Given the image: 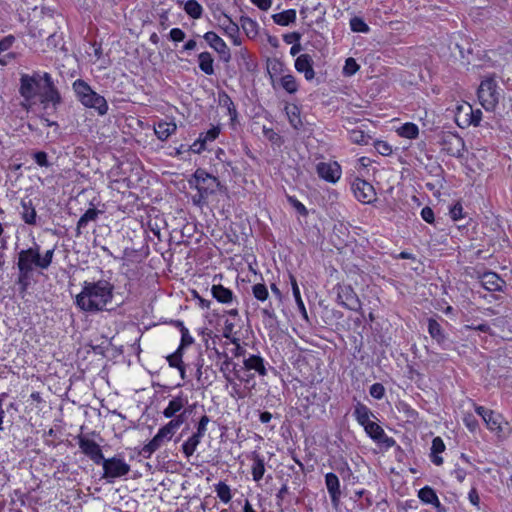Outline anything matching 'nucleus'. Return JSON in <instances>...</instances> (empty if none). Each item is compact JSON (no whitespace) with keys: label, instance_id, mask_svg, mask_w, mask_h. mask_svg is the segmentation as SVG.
<instances>
[{"label":"nucleus","instance_id":"f257e3e1","mask_svg":"<svg viewBox=\"0 0 512 512\" xmlns=\"http://www.w3.org/2000/svg\"><path fill=\"white\" fill-rule=\"evenodd\" d=\"M19 94L28 104H32L38 99L44 109L52 106L56 110L62 103V96L48 72L34 71L32 74H22Z\"/></svg>","mask_w":512,"mask_h":512},{"label":"nucleus","instance_id":"f03ea898","mask_svg":"<svg viewBox=\"0 0 512 512\" xmlns=\"http://www.w3.org/2000/svg\"><path fill=\"white\" fill-rule=\"evenodd\" d=\"M54 255V249L47 250L43 256L40 254V246L35 244L33 247L23 249L18 253V279L17 283L25 291L30 284L34 269L46 270L51 265Z\"/></svg>","mask_w":512,"mask_h":512},{"label":"nucleus","instance_id":"7ed1b4c3","mask_svg":"<svg viewBox=\"0 0 512 512\" xmlns=\"http://www.w3.org/2000/svg\"><path fill=\"white\" fill-rule=\"evenodd\" d=\"M113 285L106 280L84 282L82 291L76 296L77 306L86 312L102 311L111 302Z\"/></svg>","mask_w":512,"mask_h":512},{"label":"nucleus","instance_id":"20e7f679","mask_svg":"<svg viewBox=\"0 0 512 512\" xmlns=\"http://www.w3.org/2000/svg\"><path fill=\"white\" fill-rule=\"evenodd\" d=\"M72 88L83 106L95 109L101 116L107 114L108 103L106 99L95 92L86 81L77 79L73 82Z\"/></svg>","mask_w":512,"mask_h":512},{"label":"nucleus","instance_id":"39448f33","mask_svg":"<svg viewBox=\"0 0 512 512\" xmlns=\"http://www.w3.org/2000/svg\"><path fill=\"white\" fill-rule=\"evenodd\" d=\"M497 83L493 78L484 79L478 88V99L486 111H493L499 102Z\"/></svg>","mask_w":512,"mask_h":512},{"label":"nucleus","instance_id":"423d86ee","mask_svg":"<svg viewBox=\"0 0 512 512\" xmlns=\"http://www.w3.org/2000/svg\"><path fill=\"white\" fill-rule=\"evenodd\" d=\"M193 181L195 182V188L198 192H201L202 196H210L222 188L217 177L209 174L201 168H198L194 172Z\"/></svg>","mask_w":512,"mask_h":512},{"label":"nucleus","instance_id":"0eeeda50","mask_svg":"<svg viewBox=\"0 0 512 512\" xmlns=\"http://www.w3.org/2000/svg\"><path fill=\"white\" fill-rule=\"evenodd\" d=\"M100 464L104 471L102 478L107 479L109 482L115 478L125 476L130 471V465L118 457L104 458Z\"/></svg>","mask_w":512,"mask_h":512},{"label":"nucleus","instance_id":"6e6552de","mask_svg":"<svg viewBox=\"0 0 512 512\" xmlns=\"http://www.w3.org/2000/svg\"><path fill=\"white\" fill-rule=\"evenodd\" d=\"M335 289L337 292V301L340 305L352 311H361V301L350 285L339 284Z\"/></svg>","mask_w":512,"mask_h":512},{"label":"nucleus","instance_id":"1a4fd4ad","mask_svg":"<svg viewBox=\"0 0 512 512\" xmlns=\"http://www.w3.org/2000/svg\"><path fill=\"white\" fill-rule=\"evenodd\" d=\"M442 150L448 155L462 158L465 150V142L462 137L453 132H445L441 137Z\"/></svg>","mask_w":512,"mask_h":512},{"label":"nucleus","instance_id":"9d476101","mask_svg":"<svg viewBox=\"0 0 512 512\" xmlns=\"http://www.w3.org/2000/svg\"><path fill=\"white\" fill-rule=\"evenodd\" d=\"M352 191L356 199L363 204H371L376 201L375 189L366 180L356 178L352 183Z\"/></svg>","mask_w":512,"mask_h":512},{"label":"nucleus","instance_id":"9b49d317","mask_svg":"<svg viewBox=\"0 0 512 512\" xmlns=\"http://www.w3.org/2000/svg\"><path fill=\"white\" fill-rule=\"evenodd\" d=\"M77 440L81 452L89 457L95 464L100 465L101 461L104 460L100 445L83 435H79Z\"/></svg>","mask_w":512,"mask_h":512},{"label":"nucleus","instance_id":"f8f14e48","mask_svg":"<svg viewBox=\"0 0 512 512\" xmlns=\"http://www.w3.org/2000/svg\"><path fill=\"white\" fill-rule=\"evenodd\" d=\"M173 435L174 434L164 425L158 430L157 434L149 441V443L143 446L140 454L144 458H150V456L158 450L165 441H169Z\"/></svg>","mask_w":512,"mask_h":512},{"label":"nucleus","instance_id":"ddd939ff","mask_svg":"<svg viewBox=\"0 0 512 512\" xmlns=\"http://www.w3.org/2000/svg\"><path fill=\"white\" fill-rule=\"evenodd\" d=\"M316 172L321 179L329 183H336L342 174L341 166L335 161L318 163Z\"/></svg>","mask_w":512,"mask_h":512},{"label":"nucleus","instance_id":"4468645a","mask_svg":"<svg viewBox=\"0 0 512 512\" xmlns=\"http://www.w3.org/2000/svg\"><path fill=\"white\" fill-rule=\"evenodd\" d=\"M203 38L219 55L223 62L228 63L231 60V52L224 40L219 37L215 32L208 31L204 34Z\"/></svg>","mask_w":512,"mask_h":512},{"label":"nucleus","instance_id":"2eb2a0df","mask_svg":"<svg viewBox=\"0 0 512 512\" xmlns=\"http://www.w3.org/2000/svg\"><path fill=\"white\" fill-rule=\"evenodd\" d=\"M482 118V112L480 109L473 110L469 104L466 106L458 107L457 121L461 119V123L458 122L460 127H468L470 125L479 126Z\"/></svg>","mask_w":512,"mask_h":512},{"label":"nucleus","instance_id":"dca6fc26","mask_svg":"<svg viewBox=\"0 0 512 512\" xmlns=\"http://www.w3.org/2000/svg\"><path fill=\"white\" fill-rule=\"evenodd\" d=\"M365 432L369 435L371 439L374 441L385 445V447L390 448L395 445V440L392 437H388L383 428L378 425L376 422L369 421L364 426Z\"/></svg>","mask_w":512,"mask_h":512},{"label":"nucleus","instance_id":"f3484780","mask_svg":"<svg viewBox=\"0 0 512 512\" xmlns=\"http://www.w3.org/2000/svg\"><path fill=\"white\" fill-rule=\"evenodd\" d=\"M325 485L333 507L337 508L340 504L341 490L339 478L336 474L329 472L325 475Z\"/></svg>","mask_w":512,"mask_h":512},{"label":"nucleus","instance_id":"a211bd4d","mask_svg":"<svg viewBox=\"0 0 512 512\" xmlns=\"http://www.w3.org/2000/svg\"><path fill=\"white\" fill-rule=\"evenodd\" d=\"M295 69L297 72L303 73L307 81H311L315 78L313 59L309 54H301L296 58Z\"/></svg>","mask_w":512,"mask_h":512},{"label":"nucleus","instance_id":"6ab92c4d","mask_svg":"<svg viewBox=\"0 0 512 512\" xmlns=\"http://www.w3.org/2000/svg\"><path fill=\"white\" fill-rule=\"evenodd\" d=\"M243 368L247 371H255L260 376L267 374V369L264 364V359L259 355H250L243 360Z\"/></svg>","mask_w":512,"mask_h":512},{"label":"nucleus","instance_id":"aec40b11","mask_svg":"<svg viewBox=\"0 0 512 512\" xmlns=\"http://www.w3.org/2000/svg\"><path fill=\"white\" fill-rule=\"evenodd\" d=\"M481 284L488 291H501L505 281L494 272H486L481 276Z\"/></svg>","mask_w":512,"mask_h":512},{"label":"nucleus","instance_id":"412c9836","mask_svg":"<svg viewBox=\"0 0 512 512\" xmlns=\"http://www.w3.org/2000/svg\"><path fill=\"white\" fill-rule=\"evenodd\" d=\"M21 217L22 220L29 225L36 224L37 213L35 207L33 206L32 200L29 198H24L21 200Z\"/></svg>","mask_w":512,"mask_h":512},{"label":"nucleus","instance_id":"4be33fe9","mask_svg":"<svg viewBox=\"0 0 512 512\" xmlns=\"http://www.w3.org/2000/svg\"><path fill=\"white\" fill-rule=\"evenodd\" d=\"M185 404H187V399L182 395L174 397L169 401L167 407L163 410V416L165 418L174 417L184 408Z\"/></svg>","mask_w":512,"mask_h":512},{"label":"nucleus","instance_id":"5701e85b","mask_svg":"<svg viewBox=\"0 0 512 512\" xmlns=\"http://www.w3.org/2000/svg\"><path fill=\"white\" fill-rule=\"evenodd\" d=\"M100 211L96 208H89L78 220L76 226V236L82 234V230L86 228L89 222H95L98 218Z\"/></svg>","mask_w":512,"mask_h":512},{"label":"nucleus","instance_id":"b1692460","mask_svg":"<svg viewBox=\"0 0 512 512\" xmlns=\"http://www.w3.org/2000/svg\"><path fill=\"white\" fill-rule=\"evenodd\" d=\"M177 129V126L173 122L160 121L154 127V132L159 140L165 141L170 135H172Z\"/></svg>","mask_w":512,"mask_h":512},{"label":"nucleus","instance_id":"393cba45","mask_svg":"<svg viewBox=\"0 0 512 512\" xmlns=\"http://www.w3.org/2000/svg\"><path fill=\"white\" fill-rule=\"evenodd\" d=\"M418 497L424 503L434 505L435 508L439 512H442L441 503L438 499V496L436 495L435 491L431 487L426 486V487L420 489L419 493H418Z\"/></svg>","mask_w":512,"mask_h":512},{"label":"nucleus","instance_id":"a878e982","mask_svg":"<svg viewBox=\"0 0 512 512\" xmlns=\"http://www.w3.org/2000/svg\"><path fill=\"white\" fill-rule=\"evenodd\" d=\"M213 297L220 303L228 304L233 300V292L221 284L213 285L211 288Z\"/></svg>","mask_w":512,"mask_h":512},{"label":"nucleus","instance_id":"bb28decb","mask_svg":"<svg viewBox=\"0 0 512 512\" xmlns=\"http://www.w3.org/2000/svg\"><path fill=\"white\" fill-rule=\"evenodd\" d=\"M198 65L200 70L206 75L214 74V59L210 52L204 51L198 55Z\"/></svg>","mask_w":512,"mask_h":512},{"label":"nucleus","instance_id":"cd10ccee","mask_svg":"<svg viewBox=\"0 0 512 512\" xmlns=\"http://www.w3.org/2000/svg\"><path fill=\"white\" fill-rule=\"evenodd\" d=\"M353 416L359 425L364 426L369 421H371L370 417L374 415L366 405L362 404L361 402H357L354 406Z\"/></svg>","mask_w":512,"mask_h":512},{"label":"nucleus","instance_id":"c85d7f7f","mask_svg":"<svg viewBox=\"0 0 512 512\" xmlns=\"http://www.w3.org/2000/svg\"><path fill=\"white\" fill-rule=\"evenodd\" d=\"M289 280H290V283H291L292 293H293L294 299L296 301L297 307H298L302 317L305 320H308V314H307L304 302H303V300L301 298L300 289H299V286L297 284V280H296V278H295V276L293 274H289Z\"/></svg>","mask_w":512,"mask_h":512},{"label":"nucleus","instance_id":"c756f323","mask_svg":"<svg viewBox=\"0 0 512 512\" xmlns=\"http://www.w3.org/2000/svg\"><path fill=\"white\" fill-rule=\"evenodd\" d=\"M196 404L189 406L188 409H184L180 414H176L174 417L170 418L171 420L165 424V427L170 430L173 434L175 431L186 421L187 413L192 411Z\"/></svg>","mask_w":512,"mask_h":512},{"label":"nucleus","instance_id":"7c9ffc66","mask_svg":"<svg viewBox=\"0 0 512 512\" xmlns=\"http://www.w3.org/2000/svg\"><path fill=\"white\" fill-rule=\"evenodd\" d=\"M274 22L281 26H288L295 22L296 11L294 9H288L272 16Z\"/></svg>","mask_w":512,"mask_h":512},{"label":"nucleus","instance_id":"2f4dec72","mask_svg":"<svg viewBox=\"0 0 512 512\" xmlns=\"http://www.w3.org/2000/svg\"><path fill=\"white\" fill-rule=\"evenodd\" d=\"M251 473L253 480L256 482H259L265 473V462L262 457H260L258 454H255L253 457V464L251 468Z\"/></svg>","mask_w":512,"mask_h":512},{"label":"nucleus","instance_id":"473e14b6","mask_svg":"<svg viewBox=\"0 0 512 512\" xmlns=\"http://www.w3.org/2000/svg\"><path fill=\"white\" fill-rule=\"evenodd\" d=\"M428 332L437 343L441 344L445 341V335L441 325L433 318L428 319Z\"/></svg>","mask_w":512,"mask_h":512},{"label":"nucleus","instance_id":"72a5a7b5","mask_svg":"<svg viewBox=\"0 0 512 512\" xmlns=\"http://www.w3.org/2000/svg\"><path fill=\"white\" fill-rule=\"evenodd\" d=\"M219 104L222 107L227 108L228 114L231 118V120L236 119L237 117V110L236 107L231 99V97L225 92L221 91L218 94Z\"/></svg>","mask_w":512,"mask_h":512},{"label":"nucleus","instance_id":"f704fd0d","mask_svg":"<svg viewBox=\"0 0 512 512\" xmlns=\"http://www.w3.org/2000/svg\"><path fill=\"white\" fill-rule=\"evenodd\" d=\"M202 437L192 434L182 445V451L184 455L189 458L191 457L194 452L196 451L198 445L201 442Z\"/></svg>","mask_w":512,"mask_h":512},{"label":"nucleus","instance_id":"c9c22d12","mask_svg":"<svg viewBox=\"0 0 512 512\" xmlns=\"http://www.w3.org/2000/svg\"><path fill=\"white\" fill-rule=\"evenodd\" d=\"M240 24L244 32L249 38H254L258 34V24L249 17L242 16Z\"/></svg>","mask_w":512,"mask_h":512},{"label":"nucleus","instance_id":"e433bc0d","mask_svg":"<svg viewBox=\"0 0 512 512\" xmlns=\"http://www.w3.org/2000/svg\"><path fill=\"white\" fill-rule=\"evenodd\" d=\"M184 11L193 19L201 18L203 8L196 0H188L184 5Z\"/></svg>","mask_w":512,"mask_h":512},{"label":"nucleus","instance_id":"4c0bfd02","mask_svg":"<svg viewBox=\"0 0 512 512\" xmlns=\"http://www.w3.org/2000/svg\"><path fill=\"white\" fill-rule=\"evenodd\" d=\"M215 492L217 497L224 503H229L232 499L231 489L225 482L220 481L215 484Z\"/></svg>","mask_w":512,"mask_h":512},{"label":"nucleus","instance_id":"58836bf2","mask_svg":"<svg viewBox=\"0 0 512 512\" xmlns=\"http://www.w3.org/2000/svg\"><path fill=\"white\" fill-rule=\"evenodd\" d=\"M280 83L282 88L289 94H294L298 91V83L296 78L291 74H287L281 77Z\"/></svg>","mask_w":512,"mask_h":512},{"label":"nucleus","instance_id":"ea45409f","mask_svg":"<svg viewBox=\"0 0 512 512\" xmlns=\"http://www.w3.org/2000/svg\"><path fill=\"white\" fill-rule=\"evenodd\" d=\"M398 133L402 137L415 139L418 137L419 129L418 126L414 123H405L398 129Z\"/></svg>","mask_w":512,"mask_h":512},{"label":"nucleus","instance_id":"a19ab883","mask_svg":"<svg viewBox=\"0 0 512 512\" xmlns=\"http://www.w3.org/2000/svg\"><path fill=\"white\" fill-rule=\"evenodd\" d=\"M349 138L353 143L360 144V145H367L370 136L365 134L362 130L353 129L349 132Z\"/></svg>","mask_w":512,"mask_h":512},{"label":"nucleus","instance_id":"79ce46f5","mask_svg":"<svg viewBox=\"0 0 512 512\" xmlns=\"http://www.w3.org/2000/svg\"><path fill=\"white\" fill-rule=\"evenodd\" d=\"M252 294L253 296L261 302H264L268 299L269 292L265 284L257 283L252 286Z\"/></svg>","mask_w":512,"mask_h":512},{"label":"nucleus","instance_id":"37998d69","mask_svg":"<svg viewBox=\"0 0 512 512\" xmlns=\"http://www.w3.org/2000/svg\"><path fill=\"white\" fill-rule=\"evenodd\" d=\"M214 353L216 354L217 358L222 359L220 371L224 373V376L227 380H230L229 376L225 372L229 370V367L233 364L232 359L228 356L227 353L220 352L217 349H214Z\"/></svg>","mask_w":512,"mask_h":512},{"label":"nucleus","instance_id":"c03bdc74","mask_svg":"<svg viewBox=\"0 0 512 512\" xmlns=\"http://www.w3.org/2000/svg\"><path fill=\"white\" fill-rule=\"evenodd\" d=\"M287 115L289 122L294 129L298 130L302 127L303 124L300 118V113L296 106H293L290 110H287Z\"/></svg>","mask_w":512,"mask_h":512},{"label":"nucleus","instance_id":"a18cd8bd","mask_svg":"<svg viewBox=\"0 0 512 512\" xmlns=\"http://www.w3.org/2000/svg\"><path fill=\"white\" fill-rule=\"evenodd\" d=\"M483 421L486 423L487 427L492 431L500 430V421L499 417L495 415V413L490 410L489 413L483 418Z\"/></svg>","mask_w":512,"mask_h":512},{"label":"nucleus","instance_id":"49530a36","mask_svg":"<svg viewBox=\"0 0 512 512\" xmlns=\"http://www.w3.org/2000/svg\"><path fill=\"white\" fill-rule=\"evenodd\" d=\"M350 27L354 32L367 33L369 31V26L360 17H353L350 20Z\"/></svg>","mask_w":512,"mask_h":512},{"label":"nucleus","instance_id":"de8ad7c7","mask_svg":"<svg viewBox=\"0 0 512 512\" xmlns=\"http://www.w3.org/2000/svg\"><path fill=\"white\" fill-rule=\"evenodd\" d=\"M359 70V65L354 58H347L343 67V73L346 76H352Z\"/></svg>","mask_w":512,"mask_h":512},{"label":"nucleus","instance_id":"09e8293b","mask_svg":"<svg viewBox=\"0 0 512 512\" xmlns=\"http://www.w3.org/2000/svg\"><path fill=\"white\" fill-rule=\"evenodd\" d=\"M288 202L291 204V206L302 216L308 215V210L305 207L304 204H302L299 200H297L294 196H287Z\"/></svg>","mask_w":512,"mask_h":512},{"label":"nucleus","instance_id":"8fccbe9b","mask_svg":"<svg viewBox=\"0 0 512 512\" xmlns=\"http://www.w3.org/2000/svg\"><path fill=\"white\" fill-rule=\"evenodd\" d=\"M374 147L383 156H389L392 153V147L386 141L377 140L374 142Z\"/></svg>","mask_w":512,"mask_h":512},{"label":"nucleus","instance_id":"3c124183","mask_svg":"<svg viewBox=\"0 0 512 512\" xmlns=\"http://www.w3.org/2000/svg\"><path fill=\"white\" fill-rule=\"evenodd\" d=\"M369 393L373 398L380 400L385 395V388L381 383H374L371 385Z\"/></svg>","mask_w":512,"mask_h":512},{"label":"nucleus","instance_id":"603ef678","mask_svg":"<svg viewBox=\"0 0 512 512\" xmlns=\"http://www.w3.org/2000/svg\"><path fill=\"white\" fill-rule=\"evenodd\" d=\"M33 159L41 167H49L51 165L48 161V155L44 151H37L33 153Z\"/></svg>","mask_w":512,"mask_h":512},{"label":"nucleus","instance_id":"864d4df0","mask_svg":"<svg viewBox=\"0 0 512 512\" xmlns=\"http://www.w3.org/2000/svg\"><path fill=\"white\" fill-rule=\"evenodd\" d=\"M209 422L210 418L207 415H203L197 424V430L194 434L203 438L207 431V425Z\"/></svg>","mask_w":512,"mask_h":512},{"label":"nucleus","instance_id":"5fc2aeb1","mask_svg":"<svg viewBox=\"0 0 512 512\" xmlns=\"http://www.w3.org/2000/svg\"><path fill=\"white\" fill-rule=\"evenodd\" d=\"M14 40L15 38L12 35L6 36L2 40H0V54L3 51L8 50L12 46ZM5 63V61L0 59V65H4Z\"/></svg>","mask_w":512,"mask_h":512},{"label":"nucleus","instance_id":"6e6d98bb","mask_svg":"<svg viewBox=\"0 0 512 512\" xmlns=\"http://www.w3.org/2000/svg\"><path fill=\"white\" fill-rule=\"evenodd\" d=\"M31 34L33 37L47 36V39L50 40V39L54 38L56 31L55 30H47L46 31L42 28H40V29L33 28V29H31Z\"/></svg>","mask_w":512,"mask_h":512},{"label":"nucleus","instance_id":"4d7b16f0","mask_svg":"<svg viewBox=\"0 0 512 512\" xmlns=\"http://www.w3.org/2000/svg\"><path fill=\"white\" fill-rule=\"evenodd\" d=\"M449 214L454 221L462 219L464 217L462 205L460 203H456L453 207H451Z\"/></svg>","mask_w":512,"mask_h":512},{"label":"nucleus","instance_id":"13d9d810","mask_svg":"<svg viewBox=\"0 0 512 512\" xmlns=\"http://www.w3.org/2000/svg\"><path fill=\"white\" fill-rule=\"evenodd\" d=\"M220 133L219 127H212L210 128L205 134L202 135V140L206 144L208 141H214Z\"/></svg>","mask_w":512,"mask_h":512},{"label":"nucleus","instance_id":"bf43d9fd","mask_svg":"<svg viewBox=\"0 0 512 512\" xmlns=\"http://www.w3.org/2000/svg\"><path fill=\"white\" fill-rule=\"evenodd\" d=\"M445 450V445L440 437H436L432 441L431 453L439 454Z\"/></svg>","mask_w":512,"mask_h":512},{"label":"nucleus","instance_id":"052dcab7","mask_svg":"<svg viewBox=\"0 0 512 512\" xmlns=\"http://www.w3.org/2000/svg\"><path fill=\"white\" fill-rule=\"evenodd\" d=\"M185 32L180 28H173L170 30L169 37L174 42H181L185 39Z\"/></svg>","mask_w":512,"mask_h":512},{"label":"nucleus","instance_id":"680f3d73","mask_svg":"<svg viewBox=\"0 0 512 512\" xmlns=\"http://www.w3.org/2000/svg\"><path fill=\"white\" fill-rule=\"evenodd\" d=\"M167 361L169 363V366L174 368H178L184 364L182 358L179 357V353L170 354L169 356H167Z\"/></svg>","mask_w":512,"mask_h":512},{"label":"nucleus","instance_id":"e2e57ef3","mask_svg":"<svg viewBox=\"0 0 512 512\" xmlns=\"http://www.w3.org/2000/svg\"><path fill=\"white\" fill-rule=\"evenodd\" d=\"M421 217L422 219L429 223V224H432L434 222V212L433 210L426 206L424 207L422 210H421Z\"/></svg>","mask_w":512,"mask_h":512},{"label":"nucleus","instance_id":"0e129e2a","mask_svg":"<svg viewBox=\"0 0 512 512\" xmlns=\"http://www.w3.org/2000/svg\"><path fill=\"white\" fill-rule=\"evenodd\" d=\"M224 32L230 38L236 37V34H239V26L233 21H228L226 30H224Z\"/></svg>","mask_w":512,"mask_h":512},{"label":"nucleus","instance_id":"69168bd1","mask_svg":"<svg viewBox=\"0 0 512 512\" xmlns=\"http://www.w3.org/2000/svg\"><path fill=\"white\" fill-rule=\"evenodd\" d=\"M194 339L189 334V331L186 327H182L181 329V343L182 346H189L193 343Z\"/></svg>","mask_w":512,"mask_h":512},{"label":"nucleus","instance_id":"338daca9","mask_svg":"<svg viewBox=\"0 0 512 512\" xmlns=\"http://www.w3.org/2000/svg\"><path fill=\"white\" fill-rule=\"evenodd\" d=\"M464 423L471 432H474L478 427V421L475 419L473 415L465 416Z\"/></svg>","mask_w":512,"mask_h":512},{"label":"nucleus","instance_id":"774afa93","mask_svg":"<svg viewBox=\"0 0 512 512\" xmlns=\"http://www.w3.org/2000/svg\"><path fill=\"white\" fill-rule=\"evenodd\" d=\"M338 471L343 480H348L350 477H353V472L346 462H344L343 465L338 468Z\"/></svg>","mask_w":512,"mask_h":512}]
</instances>
